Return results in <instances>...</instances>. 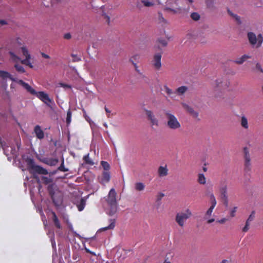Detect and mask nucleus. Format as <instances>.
Returning a JSON list of instances; mask_svg holds the SVG:
<instances>
[{
	"instance_id": "obj_1",
	"label": "nucleus",
	"mask_w": 263,
	"mask_h": 263,
	"mask_svg": "<svg viewBox=\"0 0 263 263\" xmlns=\"http://www.w3.org/2000/svg\"><path fill=\"white\" fill-rule=\"evenodd\" d=\"M19 52L21 54L23 59H21L15 52L13 50H10L9 54L10 55V60L11 62L14 63V67L16 71L20 73L25 72L24 67L18 64L21 62L23 64L26 65L30 68L33 67L32 63L30 62L31 55L29 53V50L26 46L20 47L18 50Z\"/></svg>"
},
{
	"instance_id": "obj_2",
	"label": "nucleus",
	"mask_w": 263,
	"mask_h": 263,
	"mask_svg": "<svg viewBox=\"0 0 263 263\" xmlns=\"http://www.w3.org/2000/svg\"><path fill=\"white\" fill-rule=\"evenodd\" d=\"M18 83L21 84L25 89H26L31 94L35 95L41 101L44 102L46 105L50 106V103H52V100L51 99L47 93L44 91H36L32 88L29 84L24 82L22 80H19Z\"/></svg>"
},
{
	"instance_id": "obj_3",
	"label": "nucleus",
	"mask_w": 263,
	"mask_h": 263,
	"mask_svg": "<svg viewBox=\"0 0 263 263\" xmlns=\"http://www.w3.org/2000/svg\"><path fill=\"white\" fill-rule=\"evenodd\" d=\"M117 193L115 189L112 188L109 191L107 196L105 197V200L108 206L107 213L110 215L114 214L117 209Z\"/></svg>"
},
{
	"instance_id": "obj_4",
	"label": "nucleus",
	"mask_w": 263,
	"mask_h": 263,
	"mask_svg": "<svg viewBox=\"0 0 263 263\" xmlns=\"http://www.w3.org/2000/svg\"><path fill=\"white\" fill-rule=\"evenodd\" d=\"M247 37L250 44L254 48H258L261 46L263 43V34L259 33L256 35L253 32L247 33Z\"/></svg>"
},
{
	"instance_id": "obj_5",
	"label": "nucleus",
	"mask_w": 263,
	"mask_h": 263,
	"mask_svg": "<svg viewBox=\"0 0 263 263\" xmlns=\"http://www.w3.org/2000/svg\"><path fill=\"white\" fill-rule=\"evenodd\" d=\"M192 215V211L189 209H187L184 211H181L176 214L175 221L179 227L183 228L186 220L190 218Z\"/></svg>"
},
{
	"instance_id": "obj_6",
	"label": "nucleus",
	"mask_w": 263,
	"mask_h": 263,
	"mask_svg": "<svg viewBox=\"0 0 263 263\" xmlns=\"http://www.w3.org/2000/svg\"><path fill=\"white\" fill-rule=\"evenodd\" d=\"M165 116L167 120V126L169 128L176 130L180 128L181 124L175 115L169 112H166Z\"/></svg>"
},
{
	"instance_id": "obj_7",
	"label": "nucleus",
	"mask_w": 263,
	"mask_h": 263,
	"mask_svg": "<svg viewBox=\"0 0 263 263\" xmlns=\"http://www.w3.org/2000/svg\"><path fill=\"white\" fill-rule=\"evenodd\" d=\"M28 170L29 172L33 174L35 178V174L46 175L48 174V172L46 170L41 167L39 165H36L34 164L33 161L30 160L28 163Z\"/></svg>"
},
{
	"instance_id": "obj_8",
	"label": "nucleus",
	"mask_w": 263,
	"mask_h": 263,
	"mask_svg": "<svg viewBox=\"0 0 263 263\" xmlns=\"http://www.w3.org/2000/svg\"><path fill=\"white\" fill-rule=\"evenodd\" d=\"M144 110L148 120L150 122L152 127L153 128L158 127L159 126V122L154 113L150 110L144 109Z\"/></svg>"
},
{
	"instance_id": "obj_9",
	"label": "nucleus",
	"mask_w": 263,
	"mask_h": 263,
	"mask_svg": "<svg viewBox=\"0 0 263 263\" xmlns=\"http://www.w3.org/2000/svg\"><path fill=\"white\" fill-rule=\"evenodd\" d=\"M209 197L211 205L210 207L209 208V209L206 211L204 215V219H208V218L211 216L213 209H214L217 204L216 198L213 194H211Z\"/></svg>"
},
{
	"instance_id": "obj_10",
	"label": "nucleus",
	"mask_w": 263,
	"mask_h": 263,
	"mask_svg": "<svg viewBox=\"0 0 263 263\" xmlns=\"http://www.w3.org/2000/svg\"><path fill=\"white\" fill-rule=\"evenodd\" d=\"M215 85L217 87L226 89L230 87L231 84L228 80L223 78H219L215 81Z\"/></svg>"
},
{
	"instance_id": "obj_11",
	"label": "nucleus",
	"mask_w": 263,
	"mask_h": 263,
	"mask_svg": "<svg viewBox=\"0 0 263 263\" xmlns=\"http://www.w3.org/2000/svg\"><path fill=\"white\" fill-rule=\"evenodd\" d=\"M2 148L4 150L5 154L7 156L9 155V154L12 155H16L17 151L19 149L20 146H17V148L13 147L11 145H6L2 144Z\"/></svg>"
},
{
	"instance_id": "obj_12",
	"label": "nucleus",
	"mask_w": 263,
	"mask_h": 263,
	"mask_svg": "<svg viewBox=\"0 0 263 263\" xmlns=\"http://www.w3.org/2000/svg\"><path fill=\"white\" fill-rule=\"evenodd\" d=\"M161 53H157L154 55L152 64L156 70H160L161 67Z\"/></svg>"
},
{
	"instance_id": "obj_13",
	"label": "nucleus",
	"mask_w": 263,
	"mask_h": 263,
	"mask_svg": "<svg viewBox=\"0 0 263 263\" xmlns=\"http://www.w3.org/2000/svg\"><path fill=\"white\" fill-rule=\"evenodd\" d=\"M181 104L182 107L188 112H189L194 118L198 117V113L196 111L194 110L193 108L189 106L187 104L182 102Z\"/></svg>"
},
{
	"instance_id": "obj_14",
	"label": "nucleus",
	"mask_w": 263,
	"mask_h": 263,
	"mask_svg": "<svg viewBox=\"0 0 263 263\" xmlns=\"http://www.w3.org/2000/svg\"><path fill=\"white\" fill-rule=\"evenodd\" d=\"M227 185L226 184H221L219 186V191L220 193L221 194L222 196H223V198L226 200L224 204L226 205H228V201H227Z\"/></svg>"
},
{
	"instance_id": "obj_15",
	"label": "nucleus",
	"mask_w": 263,
	"mask_h": 263,
	"mask_svg": "<svg viewBox=\"0 0 263 263\" xmlns=\"http://www.w3.org/2000/svg\"><path fill=\"white\" fill-rule=\"evenodd\" d=\"M141 3L145 7H153L156 4H161V3L159 0H142Z\"/></svg>"
},
{
	"instance_id": "obj_16",
	"label": "nucleus",
	"mask_w": 263,
	"mask_h": 263,
	"mask_svg": "<svg viewBox=\"0 0 263 263\" xmlns=\"http://www.w3.org/2000/svg\"><path fill=\"white\" fill-rule=\"evenodd\" d=\"M115 224H116L115 219H110L109 220V224L107 227H103V228H100V229H99L98 230L97 233H99L102 232L103 231H105L109 230H112L115 227Z\"/></svg>"
},
{
	"instance_id": "obj_17",
	"label": "nucleus",
	"mask_w": 263,
	"mask_h": 263,
	"mask_svg": "<svg viewBox=\"0 0 263 263\" xmlns=\"http://www.w3.org/2000/svg\"><path fill=\"white\" fill-rule=\"evenodd\" d=\"M255 217V212L253 211L250 215L249 217L247 219L245 226L242 228V231L244 232H247L249 229L250 223L253 221Z\"/></svg>"
},
{
	"instance_id": "obj_18",
	"label": "nucleus",
	"mask_w": 263,
	"mask_h": 263,
	"mask_svg": "<svg viewBox=\"0 0 263 263\" xmlns=\"http://www.w3.org/2000/svg\"><path fill=\"white\" fill-rule=\"evenodd\" d=\"M168 170L166 165L160 166L158 170V174L159 176L161 177H165L168 175Z\"/></svg>"
},
{
	"instance_id": "obj_19",
	"label": "nucleus",
	"mask_w": 263,
	"mask_h": 263,
	"mask_svg": "<svg viewBox=\"0 0 263 263\" xmlns=\"http://www.w3.org/2000/svg\"><path fill=\"white\" fill-rule=\"evenodd\" d=\"M251 57L249 54H243L242 56L237 58L234 61V62L237 64H242L248 59H250Z\"/></svg>"
},
{
	"instance_id": "obj_20",
	"label": "nucleus",
	"mask_w": 263,
	"mask_h": 263,
	"mask_svg": "<svg viewBox=\"0 0 263 263\" xmlns=\"http://www.w3.org/2000/svg\"><path fill=\"white\" fill-rule=\"evenodd\" d=\"M138 57L137 55H134L132 59L130 60V61L132 63V64L133 65L135 71L137 72L138 74H139L140 76L144 77L143 73L142 70L140 69L139 68L138 66L136 63H135L132 60V59H134L135 60L136 59L137 57Z\"/></svg>"
},
{
	"instance_id": "obj_21",
	"label": "nucleus",
	"mask_w": 263,
	"mask_h": 263,
	"mask_svg": "<svg viewBox=\"0 0 263 263\" xmlns=\"http://www.w3.org/2000/svg\"><path fill=\"white\" fill-rule=\"evenodd\" d=\"M240 124L241 126L245 129H248L249 127L248 119L244 115L241 117Z\"/></svg>"
},
{
	"instance_id": "obj_22",
	"label": "nucleus",
	"mask_w": 263,
	"mask_h": 263,
	"mask_svg": "<svg viewBox=\"0 0 263 263\" xmlns=\"http://www.w3.org/2000/svg\"><path fill=\"white\" fill-rule=\"evenodd\" d=\"M110 178V174L108 172L105 171L103 173L102 177L101 179V183L104 184L109 182Z\"/></svg>"
},
{
	"instance_id": "obj_23",
	"label": "nucleus",
	"mask_w": 263,
	"mask_h": 263,
	"mask_svg": "<svg viewBox=\"0 0 263 263\" xmlns=\"http://www.w3.org/2000/svg\"><path fill=\"white\" fill-rule=\"evenodd\" d=\"M34 132L36 137L40 139H42L44 137V134L43 130L41 129V127L39 125H36L34 128Z\"/></svg>"
},
{
	"instance_id": "obj_24",
	"label": "nucleus",
	"mask_w": 263,
	"mask_h": 263,
	"mask_svg": "<svg viewBox=\"0 0 263 263\" xmlns=\"http://www.w3.org/2000/svg\"><path fill=\"white\" fill-rule=\"evenodd\" d=\"M163 91L171 98H175L176 91H174L172 89L170 88L167 86L165 85L163 87Z\"/></svg>"
},
{
	"instance_id": "obj_25",
	"label": "nucleus",
	"mask_w": 263,
	"mask_h": 263,
	"mask_svg": "<svg viewBox=\"0 0 263 263\" xmlns=\"http://www.w3.org/2000/svg\"><path fill=\"white\" fill-rule=\"evenodd\" d=\"M197 181L201 185H204L206 183V179L203 173H199L198 174Z\"/></svg>"
},
{
	"instance_id": "obj_26",
	"label": "nucleus",
	"mask_w": 263,
	"mask_h": 263,
	"mask_svg": "<svg viewBox=\"0 0 263 263\" xmlns=\"http://www.w3.org/2000/svg\"><path fill=\"white\" fill-rule=\"evenodd\" d=\"M187 90H188V87L187 86H181L176 89V93L179 96L182 95L184 93H185Z\"/></svg>"
},
{
	"instance_id": "obj_27",
	"label": "nucleus",
	"mask_w": 263,
	"mask_h": 263,
	"mask_svg": "<svg viewBox=\"0 0 263 263\" xmlns=\"http://www.w3.org/2000/svg\"><path fill=\"white\" fill-rule=\"evenodd\" d=\"M0 77L3 79L9 78L13 81H15V80L13 78L12 76L8 72L3 70H0Z\"/></svg>"
},
{
	"instance_id": "obj_28",
	"label": "nucleus",
	"mask_w": 263,
	"mask_h": 263,
	"mask_svg": "<svg viewBox=\"0 0 263 263\" xmlns=\"http://www.w3.org/2000/svg\"><path fill=\"white\" fill-rule=\"evenodd\" d=\"M51 214L52 215V220L55 226L58 229H61V226L55 213L54 212H52Z\"/></svg>"
},
{
	"instance_id": "obj_29",
	"label": "nucleus",
	"mask_w": 263,
	"mask_h": 263,
	"mask_svg": "<svg viewBox=\"0 0 263 263\" xmlns=\"http://www.w3.org/2000/svg\"><path fill=\"white\" fill-rule=\"evenodd\" d=\"M86 201L84 199L82 198L80 201L77 204V206L79 211H82L85 208Z\"/></svg>"
},
{
	"instance_id": "obj_30",
	"label": "nucleus",
	"mask_w": 263,
	"mask_h": 263,
	"mask_svg": "<svg viewBox=\"0 0 263 263\" xmlns=\"http://www.w3.org/2000/svg\"><path fill=\"white\" fill-rule=\"evenodd\" d=\"M145 185L142 182H137L135 184V189L137 191H142L144 190Z\"/></svg>"
},
{
	"instance_id": "obj_31",
	"label": "nucleus",
	"mask_w": 263,
	"mask_h": 263,
	"mask_svg": "<svg viewBox=\"0 0 263 263\" xmlns=\"http://www.w3.org/2000/svg\"><path fill=\"white\" fill-rule=\"evenodd\" d=\"M228 14L231 15L238 23H241L240 17L236 14L233 13L230 10H228Z\"/></svg>"
},
{
	"instance_id": "obj_32",
	"label": "nucleus",
	"mask_w": 263,
	"mask_h": 263,
	"mask_svg": "<svg viewBox=\"0 0 263 263\" xmlns=\"http://www.w3.org/2000/svg\"><path fill=\"white\" fill-rule=\"evenodd\" d=\"M165 9L167 11H169L172 12L174 14L179 13L181 12V8L180 7L173 8L172 7L167 6L165 8Z\"/></svg>"
},
{
	"instance_id": "obj_33",
	"label": "nucleus",
	"mask_w": 263,
	"mask_h": 263,
	"mask_svg": "<svg viewBox=\"0 0 263 263\" xmlns=\"http://www.w3.org/2000/svg\"><path fill=\"white\" fill-rule=\"evenodd\" d=\"M47 234L49 235V237H50V240L51 242V245L53 249H55L56 243L54 238V233L53 232H48L47 233Z\"/></svg>"
},
{
	"instance_id": "obj_34",
	"label": "nucleus",
	"mask_w": 263,
	"mask_h": 263,
	"mask_svg": "<svg viewBox=\"0 0 263 263\" xmlns=\"http://www.w3.org/2000/svg\"><path fill=\"white\" fill-rule=\"evenodd\" d=\"M158 21L159 23L162 25L167 24V21L163 17L162 14L160 12L158 13Z\"/></svg>"
},
{
	"instance_id": "obj_35",
	"label": "nucleus",
	"mask_w": 263,
	"mask_h": 263,
	"mask_svg": "<svg viewBox=\"0 0 263 263\" xmlns=\"http://www.w3.org/2000/svg\"><path fill=\"white\" fill-rule=\"evenodd\" d=\"M165 196L164 194L162 192H159L156 196L157 198V201L158 202L157 204V209L158 208L159 206L160 205V201Z\"/></svg>"
},
{
	"instance_id": "obj_36",
	"label": "nucleus",
	"mask_w": 263,
	"mask_h": 263,
	"mask_svg": "<svg viewBox=\"0 0 263 263\" xmlns=\"http://www.w3.org/2000/svg\"><path fill=\"white\" fill-rule=\"evenodd\" d=\"M83 160L86 164L92 165L94 164L93 162L91 160L89 157V154H87L84 156Z\"/></svg>"
},
{
	"instance_id": "obj_37",
	"label": "nucleus",
	"mask_w": 263,
	"mask_h": 263,
	"mask_svg": "<svg viewBox=\"0 0 263 263\" xmlns=\"http://www.w3.org/2000/svg\"><path fill=\"white\" fill-rule=\"evenodd\" d=\"M191 18L195 21H198L200 18V15L197 12H193L191 14Z\"/></svg>"
},
{
	"instance_id": "obj_38",
	"label": "nucleus",
	"mask_w": 263,
	"mask_h": 263,
	"mask_svg": "<svg viewBox=\"0 0 263 263\" xmlns=\"http://www.w3.org/2000/svg\"><path fill=\"white\" fill-rule=\"evenodd\" d=\"M245 163L246 166H249L250 165V158L248 151L245 152Z\"/></svg>"
},
{
	"instance_id": "obj_39",
	"label": "nucleus",
	"mask_w": 263,
	"mask_h": 263,
	"mask_svg": "<svg viewBox=\"0 0 263 263\" xmlns=\"http://www.w3.org/2000/svg\"><path fill=\"white\" fill-rule=\"evenodd\" d=\"M83 116H84V117L85 118V120H86L88 122H89V123L90 124V125L91 126V125H92V124H95V123H93V122L91 121V120L90 119V118H89V117L87 115L86 111H85V110H83Z\"/></svg>"
},
{
	"instance_id": "obj_40",
	"label": "nucleus",
	"mask_w": 263,
	"mask_h": 263,
	"mask_svg": "<svg viewBox=\"0 0 263 263\" xmlns=\"http://www.w3.org/2000/svg\"><path fill=\"white\" fill-rule=\"evenodd\" d=\"M101 164L104 170L108 171L109 170L110 165L108 162L102 161Z\"/></svg>"
},
{
	"instance_id": "obj_41",
	"label": "nucleus",
	"mask_w": 263,
	"mask_h": 263,
	"mask_svg": "<svg viewBox=\"0 0 263 263\" xmlns=\"http://www.w3.org/2000/svg\"><path fill=\"white\" fill-rule=\"evenodd\" d=\"M237 210V206H234L230 210V215L231 217L235 216V213Z\"/></svg>"
},
{
	"instance_id": "obj_42",
	"label": "nucleus",
	"mask_w": 263,
	"mask_h": 263,
	"mask_svg": "<svg viewBox=\"0 0 263 263\" xmlns=\"http://www.w3.org/2000/svg\"><path fill=\"white\" fill-rule=\"evenodd\" d=\"M255 70L257 71H259L261 73H263V68H262V66L261 64L259 63H257L255 65Z\"/></svg>"
},
{
	"instance_id": "obj_43",
	"label": "nucleus",
	"mask_w": 263,
	"mask_h": 263,
	"mask_svg": "<svg viewBox=\"0 0 263 263\" xmlns=\"http://www.w3.org/2000/svg\"><path fill=\"white\" fill-rule=\"evenodd\" d=\"M71 112L70 111H68L67 112V117H66V123L67 124H69L71 122Z\"/></svg>"
},
{
	"instance_id": "obj_44",
	"label": "nucleus",
	"mask_w": 263,
	"mask_h": 263,
	"mask_svg": "<svg viewBox=\"0 0 263 263\" xmlns=\"http://www.w3.org/2000/svg\"><path fill=\"white\" fill-rule=\"evenodd\" d=\"M158 42L162 45L163 46H166L167 44V42L166 40L160 38L158 40Z\"/></svg>"
},
{
	"instance_id": "obj_45",
	"label": "nucleus",
	"mask_w": 263,
	"mask_h": 263,
	"mask_svg": "<svg viewBox=\"0 0 263 263\" xmlns=\"http://www.w3.org/2000/svg\"><path fill=\"white\" fill-rule=\"evenodd\" d=\"M42 180L46 184H48L52 181V180L50 178H48L47 177H42Z\"/></svg>"
},
{
	"instance_id": "obj_46",
	"label": "nucleus",
	"mask_w": 263,
	"mask_h": 263,
	"mask_svg": "<svg viewBox=\"0 0 263 263\" xmlns=\"http://www.w3.org/2000/svg\"><path fill=\"white\" fill-rule=\"evenodd\" d=\"M64 219L65 222L67 223V226H68V228H69V229L71 231H72V229H73L72 225L71 223H70L69 222L68 218L67 217H64Z\"/></svg>"
},
{
	"instance_id": "obj_47",
	"label": "nucleus",
	"mask_w": 263,
	"mask_h": 263,
	"mask_svg": "<svg viewBox=\"0 0 263 263\" xmlns=\"http://www.w3.org/2000/svg\"><path fill=\"white\" fill-rule=\"evenodd\" d=\"M58 163V160L57 159H51L49 160L47 163L50 165H55Z\"/></svg>"
},
{
	"instance_id": "obj_48",
	"label": "nucleus",
	"mask_w": 263,
	"mask_h": 263,
	"mask_svg": "<svg viewBox=\"0 0 263 263\" xmlns=\"http://www.w3.org/2000/svg\"><path fill=\"white\" fill-rule=\"evenodd\" d=\"M214 0H206V4L208 7H211L213 6Z\"/></svg>"
},
{
	"instance_id": "obj_49",
	"label": "nucleus",
	"mask_w": 263,
	"mask_h": 263,
	"mask_svg": "<svg viewBox=\"0 0 263 263\" xmlns=\"http://www.w3.org/2000/svg\"><path fill=\"white\" fill-rule=\"evenodd\" d=\"M63 163V162L62 164L59 167V170L64 172L68 171V170L64 167Z\"/></svg>"
},
{
	"instance_id": "obj_50",
	"label": "nucleus",
	"mask_w": 263,
	"mask_h": 263,
	"mask_svg": "<svg viewBox=\"0 0 263 263\" xmlns=\"http://www.w3.org/2000/svg\"><path fill=\"white\" fill-rule=\"evenodd\" d=\"M227 220H228V219H227L226 218H223L222 219L218 220L217 221V222L219 223L223 224V223H224Z\"/></svg>"
},
{
	"instance_id": "obj_51",
	"label": "nucleus",
	"mask_w": 263,
	"mask_h": 263,
	"mask_svg": "<svg viewBox=\"0 0 263 263\" xmlns=\"http://www.w3.org/2000/svg\"><path fill=\"white\" fill-rule=\"evenodd\" d=\"M16 44L19 45V46H22L21 47H22L23 46H25L24 45H23L22 44V41H21V39L20 38V37H17L16 40Z\"/></svg>"
},
{
	"instance_id": "obj_52",
	"label": "nucleus",
	"mask_w": 263,
	"mask_h": 263,
	"mask_svg": "<svg viewBox=\"0 0 263 263\" xmlns=\"http://www.w3.org/2000/svg\"><path fill=\"white\" fill-rule=\"evenodd\" d=\"M60 86H61L63 88H71L70 85L65 84L64 83H60Z\"/></svg>"
},
{
	"instance_id": "obj_53",
	"label": "nucleus",
	"mask_w": 263,
	"mask_h": 263,
	"mask_svg": "<svg viewBox=\"0 0 263 263\" xmlns=\"http://www.w3.org/2000/svg\"><path fill=\"white\" fill-rule=\"evenodd\" d=\"M71 36L69 33H65L64 35V38L66 40H69L71 38Z\"/></svg>"
},
{
	"instance_id": "obj_54",
	"label": "nucleus",
	"mask_w": 263,
	"mask_h": 263,
	"mask_svg": "<svg viewBox=\"0 0 263 263\" xmlns=\"http://www.w3.org/2000/svg\"><path fill=\"white\" fill-rule=\"evenodd\" d=\"M41 55L42 57L45 58V59H49L50 57L48 54H45V53L42 52Z\"/></svg>"
},
{
	"instance_id": "obj_55",
	"label": "nucleus",
	"mask_w": 263,
	"mask_h": 263,
	"mask_svg": "<svg viewBox=\"0 0 263 263\" xmlns=\"http://www.w3.org/2000/svg\"><path fill=\"white\" fill-rule=\"evenodd\" d=\"M0 24L2 25L7 24V22L6 20H0Z\"/></svg>"
},
{
	"instance_id": "obj_56",
	"label": "nucleus",
	"mask_w": 263,
	"mask_h": 263,
	"mask_svg": "<svg viewBox=\"0 0 263 263\" xmlns=\"http://www.w3.org/2000/svg\"><path fill=\"white\" fill-rule=\"evenodd\" d=\"M105 18L106 19V22L108 24H109V23H110V18H109V17L108 15H105Z\"/></svg>"
},
{
	"instance_id": "obj_57",
	"label": "nucleus",
	"mask_w": 263,
	"mask_h": 263,
	"mask_svg": "<svg viewBox=\"0 0 263 263\" xmlns=\"http://www.w3.org/2000/svg\"><path fill=\"white\" fill-rule=\"evenodd\" d=\"M52 257H53V262L54 263L55 259L57 257V255L56 252H55V253L53 254Z\"/></svg>"
},
{
	"instance_id": "obj_58",
	"label": "nucleus",
	"mask_w": 263,
	"mask_h": 263,
	"mask_svg": "<svg viewBox=\"0 0 263 263\" xmlns=\"http://www.w3.org/2000/svg\"><path fill=\"white\" fill-rule=\"evenodd\" d=\"M206 220H207V222L208 223H211L214 222L215 220V219L214 218L209 219V218H208V219H206Z\"/></svg>"
},
{
	"instance_id": "obj_59",
	"label": "nucleus",
	"mask_w": 263,
	"mask_h": 263,
	"mask_svg": "<svg viewBox=\"0 0 263 263\" xmlns=\"http://www.w3.org/2000/svg\"><path fill=\"white\" fill-rule=\"evenodd\" d=\"M105 111L107 114H109L110 113V110H109L107 108H106V107H105ZM107 117H109V115H107Z\"/></svg>"
},
{
	"instance_id": "obj_60",
	"label": "nucleus",
	"mask_w": 263,
	"mask_h": 263,
	"mask_svg": "<svg viewBox=\"0 0 263 263\" xmlns=\"http://www.w3.org/2000/svg\"><path fill=\"white\" fill-rule=\"evenodd\" d=\"M85 250L87 252H88V253H91V254H93L95 255V253L91 252L88 249H87L86 248H85Z\"/></svg>"
},
{
	"instance_id": "obj_61",
	"label": "nucleus",
	"mask_w": 263,
	"mask_h": 263,
	"mask_svg": "<svg viewBox=\"0 0 263 263\" xmlns=\"http://www.w3.org/2000/svg\"><path fill=\"white\" fill-rule=\"evenodd\" d=\"M163 263H171V262L168 259H166Z\"/></svg>"
},
{
	"instance_id": "obj_62",
	"label": "nucleus",
	"mask_w": 263,
	"mask_h": 263,
	"mask_svg": "<svg viewBox=\"0 0 263 263\" xmlns=\"http://www.w3.org/2000/svg\"><path fill=\"white\" fill-rule=\"evenodd\" d=\"M53 186V185H50L48 186V190L49 191V192H50V193L51 194V188L52 187V186Z\"/></svg>"
},
{
	"instance_id": "obj_63",
	"label": "nucleus",
	"mask_w": 263,
	"mask_h": 263,
	"mask_svg": "<svg viewBox=\"0 0 263 263\" xmlns=\"http://www.w3.org/2000/svg\"><path fill=\"white\" fill-rule=\"evenodd\" d=\"M40 212L41 213V216L42 217H45V215L43 214V211L41 210L40 211Z\"/></svg>"
},
{
	"instance_id": "obj_64",
	"label": "nucleus",
	"mask_w": 263,
	"mask_h": 263,
	"mask_svg": "<svg viewBox=\"0 0 263 263\" xmlns=\"http://www.w3.org/2000/svg\"><path fill=\"white\" fill-rule=\"evenodd\" d=\"M221 263H228V261L227 260H223Z\"/></svg>"
}]
</instances>
